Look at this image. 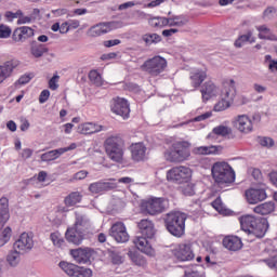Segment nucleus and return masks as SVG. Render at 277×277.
Returning <instances> with one entry per match:
<instances>
[{
	"label": "nucleus",
	"instance_id": "f257e3e1",
	"mask_svg": "<svg viewBox=\"0 0 277 277\" xmlns=\"http://www.w3.org/2000/svg\"><path fill=\"white\" fill-rule=\"evenodd\" d=\"M163 157L169 163H183L192 157L189 141H175L163 151Z\"/></svg>",
	"mask_w": 277,
	"mask_h": 277
},
{
	"label": "nucleus",
	"instance_id": "f03ea898",
	"mask_svg": "<svg viewBox=\"0 0 277 277\" xmlns=\"http://www.w3.org/2000/svg\"><path fill=\"white\" fill-rule=\"evenodd\" d=\"M239 223L246 233H250L259 239L265 237L269 223L265 217H255L254 215L246 214L239 217Z\"/></svg>",
	"mask_w": 277,
	"mask_h": 277
},
{
	"label": "nucleus",
	"instance_id": "7ed1b4c3",
	"mask_svg": "<svg viewBox=\"0 0 277 277\" xmlns=\"http://www.w3.org/2000/svg\"><path fill=\"white\" fill-rule=\"evenodd\" d=\"M211 174L219 187H228L235 183V170H233L228 162H214L211 168Z\"/></svg>",
	"mask_w": 277,
	"mask_h": 277
},
{
	"label": "nucleus",
	"instance_id": "20e7f679",
	"mask_svg": "<svg viewBox=\"0 0 277 277\" xmlns=\"http://www.w3.org/2000/svg\"><path fill=\"white\" fill-rule=\"evenodd\" d=\"M167 230L173 237H183L185 235V222H187V214L181 211L169 212L163 217Z\"/></svg>",
	"mask_w": 277,
	"mask_h": 277
},
{
	"label": "nucleus",
	"instance_id": "39448f33",
	"mask_svg": "<svg viewBox=\"0 0 277 277\" xmlns=\"http://www.w3.org/2000/svg\"><path fill=\"white\" fill-rule=\"evenodd\" d=\"M124 141L120 136H109L104 142L105 153L111 161L122 163L124 159Z\"/></svg>",
	"mask_w": 277,
	"mask_h": 277
},
{
	"label": "nucleus",
	"instance_id": "423d86ee",
	"mask_svg": "<svg viewBox=\"0 0 277 277\" xmlns=\"http://www.w3.org/2000/svg\"><path fill=\"white\" fill-rule=\"evenodd\" d=\"M168 61L161 56H154L141 65V70L149 75V77H159L166 72Z\"/></svg>",
	"mask_w": 277,
	"mask_h": 277
},
{
	"label": "nucleus",
	"instance_id": "0eeeda50",
	"mask_svg": "<svg viewBox=\"0 0 277 277\" xmlns=\"http://www.w3.org/2000/svg\"><path fill=\"white\" fill-rule=\"evenodd\" d=\"M194 171L187 166L173 167L167 171V181L170 183H176L177 185H183V183H189Z\"/></svg>",
	"mask_w": 277,
	"mask_h": 277
},
{
	"label": "nucleus",
	"instance_id": "6e6552de",
	"mask_svg": "<svg viewBox=\"0 0 277 277\" xmlns=\"http://www.w3.org/2000/svg\"><path fill=\"white\" fill-rule=\"evenodd\" d=\"M60 267L69 277H92L93 276L92 269L85 268L83 266L75 265L72 263L61 262Z\"/></svg>",
	"mask_w": 277,
	"mask_h": 277
},
{
	"label": "nucleus",
	"instance_id": "1a4fd4ad",
	"mask_svg": "<svg viewBox=\"0 0 277 277\" xmlns=\"http://www.w3.org/2000/svg\"><path fill=\"white\" fill-rule=\"evenodd\" d=\"M142 209L148 215H159L166 211V199L163 198H149L142 203Z\"/></svg>",
	"mask_w": 277,
	"mask_h": 277
},
{
	"label": "nucleus",
	"instance_id": "9d476101",
	"mask_svg": "<svg viewBox=\"0 0 277 277\" xmlns=\"http://www.w3.org/2000/svg\"><path fill=\"white\" fill-rule=\"evenodd\" d=\"M110 110L116 116H121L123 120H128L129 116L131 115V107L129 105V101L122 97H115L110 105Z\"/></svg>",
	"mask_w": 277,
	"mask_h": 277
},
{
	"label": "nucleus",
	"instance_id": "9b49d317",
	"mask_svg": "<svg viewBox=\"0 0 277 277\" xmlns=\"http://www.w3.org/2000/svg\"><path fill=\"white\" fill-rule=\"evenodd\" d=\"M114 29H118V23L116 22L98 23L88 30V36H90V38H98L100 36L109 34V31H114Z\"/></svg>",
	"mask_w": 277,
	"mask_h": 277
},
{
	"label": "nucleus",
	"instance_id": "f8f14e48",
	"mask_svg": "<svg viewBox=\"0 0 277 277\" xmlns=\"http://www.w3.org/2000/svg\"><path fill=\"white\" fill-rule=\"evenodd\" d=\"M173 256L181 262L194 261V250L190 243H180L172 250Z\"/></svg>",
	"mask_w": 277,
	"mask_h": 277
},
{
	"label": "nucleus",
	"instance_id": "ddd939ff",
	"mask_svg": "<svg viewBox=\"0 0 277 277\" xmlns=\"http://www.w3.org/2000/svg\"><path fill=\"white\" fill-rule=\"evenodd\" d=\"M110 237L115 238L118 243H127L129 241V233L127 226L122 222H116L109 229Z\"/></svg>",
	"mask_w": 277,
	"mask_h": 277
},
{
	"label": "nucleus",
	"instance_id": "4468645a",
	"mask_svg": "<svg viewBox=\"0 0 277 277\" xmlns=\"http://www.w3.org/2000/svg\"><path fill=\"white\" fill-rule=\"evenodd\" d=\"M234 127L240 133H252V129H254V123L248 115H238L235 118Z\"/></svg>",
	"mask_w": 277,
	"mask_h": 277
},
{
	"label": "nucleus",
	"instance_id": "2eb2a0df",
	"mask_svg": "<svg viewBox=\"0 0 277 277\" xmlns=\"http://www.w3.org/2000/svg\"><path fill=\"white\" fill-rule=\"evenodd\" d=\"M246 198L249 205H259L267 200V192L265 188H249L246 190Z\"/></svg>",
	"mask_w": 277,
	"mask_h": 277
},
{
	"label": "nucleus",
	"instance_id": "dca6fc26",
	"mask_svg": "<svg viewBox=\"0 0 277 277\" xmlns=\"http://www.w3.org/2000/svg\"><path fill=\"white\" fill-rule=\"evenodd\" d=\"M70 254L76 263H89L90 259L94 256V249L92 248H79L71 249Z\"/></svg>",
	"mask_w": 277,
	"mask_h": 277
},
{
	"label": "nucleus",
	"instance_id": "f3484780",
	"mask_svg": "<svg viewBox=\"0 0 277 277\" xmlns=\"http://www.w3.org/2000/svg\"><path fill=\"white\" fill-rule=\"evenodd\" d=\"M134 246L143 252V254H147V256H155V249L148 241V237L146 236H138L133 239Z\"/></svg>",
	"mask_w": 277,
	"mask_h": 277
},
{
	"label": "nucleus",
	"instance_id": "a211bd4d",
	"mask_svg": "<svg viewBox=\"0 0 277 277\" xmlns=\"http://www.w3.org/2000/svg\"><path fill=\"white\" fill-rule=\"evenodd\" d=\"M14 250L19 252H28L34 248V238L27 233H23L19 238L13 245Z\"/></svg>",
	"mask_w": 277,
	"mask_h": 277
},
{
	"label": "nucleus",
	"instance_id": "6ab92c4d",
	"mask_svg": "<svg viewBox=\"0 0 277 277\" xmlns=\"http://www.w3.org/2000/svg\"><path fill=\"white\" fill-rule=\"evenodd\" d=\"M146 150L147 148L144 143H133L130 146L132 160H134L136 163H140V161H146Z\"/></svg>",
	"mask_w": 277,
	"mask_h": 277
},
{
	"label": "nucleus",
	"instance_id": "aec40b11",
	"mask_svg": "<svg viewBox=\"0 0 277 277\" xmlns=\"http://www.w3.org/2000/svg\"><path fill=\"white\" fill-rule=\"evenodd\" d=\"M201 98L203 103L211 101L213 96H217V85L211 80L206 81L200 89Z\"/></svg>",
	"mask_w": 277,
	"mask_h": 277
},
{
	"label": "nucleus",
	"instance_id": "412c9836",
	"mask_svg": "<svg viewBox=\"0 0 277 277\" xmlns=\"http://www.w3.org/2000/svg\"><path fill=\"white\" fill-rule=\"evenodd\" d=\"M34 29L28 26H22L13 31L12 39L14 42H25L29 38H34Z\"/></svg>",
	"mask_w": 277,
	"mask_h": 277
},
{
	"label": "nucleus",
	"instance_id": "4be33fe9",
	"mask_svg": "<svg viewBox=\"0 0 277 277\" xmlns=\"http://www.w3.org/2000/svg\"><path fill=\"white\" fill-rule=\"evenodd\" d=\"M116 187H118V184L114 182H94L90 184L89 192L91 194H103V192H111Z\"/></svg>",
	"mask_w": 277,
	"mask_h": 277
},
{
	"label": "nucleus",
	"instance_id": "5701e85b",
	"mask_svg": "<svg viewBox=\"0 0 277 277\" xmlns=\"http://www.w3.org/2000/svg\"><path fill=\"white\" fill-rule=\"evenodd\" d=\"M236 95L237 89L235 88V80H226L225 82H223V89L221 93L222 98L234 103Z\"/></svg>",
	"mask_w": 277,
	"mask_h": 277
},
{
	"label": "nucleus",
	"instance_id": "b1692460",
	"mask_svg": "<svg viewBox=\"0 0 277 277\" xmlns=\"http://www.w3.org/2000/svg\"><path fill=\"white\" fill-rule=\"evenodd\" d=\"M223 246L230 252H237L243 248V242L241 241V238L237 236H225L223 238Z\"/></svg>",
	"mask_w": 277,
	"mask_h": 277
},
{
	"label": "nucleus",
	"instance_id": "393cba45",
	"mask_svg": "<svg viewBox=\"0 0 277 277\" xmlns=\"http://www.w3.org/2000/svg\"><path fill=\"white\" fill-rule=\"evenodd\" d=\"M137 227L143 237H147V239H153L155 237V224H153V221L143 219L138 222Z\"/></svg>",
	"mask_w": 277,
	"mask_h": 277
},
{
	"label": "nucleus",
	"instance_id": "a878e982",
	"mask_svg": "<svg viewBox=\"0 0 277 277\" xmlns=\"http://www.w3.org/2000/svg\"><path fill=\"white\" fill-rule=\"evenodd\" d=\"M101 131H103V126L94 122H84L78 126V133L80 135H94V133H101Z\"/></svg>",
	"mask_w": 277,
	"mask_h": 277
},
{
	"label": "nucleus",
	"instance_id": "bb28decb",
	"mask_svg": "<svg viewBox=\"0 0 277 277\" xmlns=\"http://www.w3.org/2000/svg\"><path fill=\"white\" fill-rule=\"evenodd\" d=\"M17 66V61H8L2 66H0V83H3L8 79V77H11L14 68H16Z\"/></svg>",
	"mask_w": 277,
	"mask_h": 277
},
{
	"label": "nucleus",
	"instance_id": "cd10ccee",
	"mask_svg": "<svg viewBox=\"0 0 277 277\" xmlns=\"http://www.w3.org/2000/svg\"><path fill=\"white\" fill-rule=\"evenodd\" d=\"M189 79L192 87L195 88V90H198V88H200V85H202L207 79V70L197 69L192 71Z\"/></svg>",
	"mask_w": 277,
	"mask_h": 277
},
{
	"label": "nucleus",
	"instance_id": "c85d7f7f",
	"mask_svg": "<svg viewBox=\"0 0 277 277\" xmlns=\"http://www.w3.org/2000/svg\"><path fill=\"white\" fill-rule=\"evenodd\" d=\"M83 233L75 227H69L66 230L65 237L69 243H75V246H80L81 241H83Z\"/></svg>",
	"mask_w": 277,
	"mask_h": 277
},
{
	"label": "nucleus",
	"instance_id": "c756f323",
	"mask_svg": "<svg viewBox=\"0 0 277 277\" xmlns=\"http://www.w3.org/2000/svg\"><path fill=\"white\" fill-rule=\"evenodd\" d=\"M276 205L272 201H267L253 208V212L258 215H269V213H274Z\"/></svg>",
	"mask_w": 277,
	"mask_h": 277
},
{
	"label": "nucleus",
	"instance_id": "7c9ffc66",
	"mask_svg": "<svg viewBox=\"0 0 277 277\" xmlns=\"http://www.w3.org/2000/svg\"><path fill=\"white\" fill-rule=\"evenodd\" d=\"M72 228L85 233L88 228H90V220L83 214H76V221Z\"/></svg>",
	"mask_w": 277,
	"mask_h": 277
},
{
	"label": "nucleus",
	"instance_id": "2f4dec72",
	"mask_svg": "<svg viewBox=\"0 0 277 277\" xmlns=\"http://www.w3.org/2000/svg\"><path fill=\"white\" fill-rule=\"evenodd\" d=\"M81 200H83V195L79 192H72L65 197L64 202L67 207H75V205H79Z\"/></svg>",
	"mask_w": 277,
	"mask_h": 277
},
{
	"label": "nucleus",
	"instance_id": "473e14b6",
	"mask_svg": "<svg viewBox=\"0 0 277 277\" xmlns=\"http://www.w3.org/2000/svg\"><path fill=\"white\" fill-rule=\"evenodd\" d=\"M169 27H185L186 23H189V19L184 15H176L173 17H167Z\"/></svg>",
	"mask_w": 277,
	"mask_h": 277
},
{
	"label": "nucleus",
	"instance_id": "72a5a7b5",
	"mask_svg": "<svg viewBox=\"0 0 277 277\" xmlns=\"http://www.w3.org/2000/svg\"><path fill=\"white\" fill-rule=\"evenodd\" d=\"M148 24L154 29H163V27H168V17H151L149 18Z\"/></svg>",
	"mask_w": 277,
	"mask_h": 277
},
{
	"label": "nucleus",
	"instance_id": "f704fd0d",
	"mask_svg": "<svg viewBox=\"0 0 277 277\" xmlns=\"http://www.w3.org/2000/svg\"><path fill=\"white\" fill-rule=\"evenodd\" d=\"M194 155H216L217 146H199L195 147L193 150Z\"/></svg>",
	"mask_w": 277,
	"mask_h": 277
},
{
	"label": "nucleus",
	"instance_id": "c9c22d12",
	"mask_svg": "<svg viewBox=\"0 0 277 277\" xmlns=\"http://www.w3.org/2000/svg\"><path fill=\"white\" fill-rule=\"evenodd\" d=\"M256 29L259 31V38H261V40H276V37L274 36V34H272V30L267 26H258Z\"/></svg>",
	"mask_w": 277,
	"mask_h": 277
},
{
	"label": "nucleus",
	"instance_id": "e433bc0d",
	"mask_svg": "<svg viewBox=\"0 0 277 277\" xmlns=\"http://www.w3.org/2000/svg\"><path fill=\"white\" fill-rule=\"evenodd\" d=\"M62 149H53L48 153L41 155V161H55V159H60L62 157Z\"/></svg>",
	"mask_w": 277,
	"mask_h": 277
},
{
	"label": "nucleus",
	"instance_id": "4c0bfd02",
	"mask_svg": "<svg viewBox=\"0 0 277 277\" xmlns=\"http://www.w3.org/2000/svg\"><path fill=\"white\" fill-rule=\"evenodd\" d=\"M6 261H8L9 265H11V267H16V265H18V263H21V251L16 250V249L11 251L6 256Z\"/></svg>",
	"mask_w": 277,
	"mask_h": 277
},
{
	"label": "nucleus",
	"instance_id": "58836bf2",
	"mask_svg": "<svg viewBox=\"0 0 277 277\" xmlns=\"http://www.w3.org/2000/svg\"><path fill=\"white\" fill-rule=\"evenodd\" d=\"M47 49L43 44L32 42L30 48V53L34 55V57H42L44 53H47Z\"/></svg>",
	"mask_w": 277,
	"mask_h": 277
},
{
	"label": "nucleus",
	"instance_id": "ea45409f",
	"mask_svg": "<svg viewBox=\"0 0 277 277\" xmlns=\"http://www.w3.org/2000/svg\"><path fill=\"white\" fill-rule=\"evenodd\" d=\"M89 79L91 83H93V85H96L97 88H101V85H103V77L96 69H92L89 72Z\"/></svg>",
	"mask_w": 277,
	"mask_h": 277
},
{
	"label": "nucleus",
	"instance_id": "a19ab883",
	"mask_svg": "<svg viewBox=\"0 0 277 277\" xmlns=\"http://www.w3.org/2000/svg\"><path fill=\"white\" fill-rule=\"evenodd\" d=\"M50 239L53 242V246L56 248H62L65 243L64 237H62V234L60 232H54L50 235Z\"/></svg>",
	"mask_w": 277,
	"mask_h": 277
},
{
	"label": "nucleus",
	"instance_id": "79ce46f5",
	"mask_svg": "<svg viewBox=\"0 0 277 277\" xmlns=\"http://www.w3.org/2000/svg\"><path fill=\"white\" fill-rule=\"evenodd\" d=\"M212 133H214V135H220L221 137H226V135L233 133V130L226 126H219L213 128Z\"/></svg>",
	"mask_w": 277,
	"mask_h": 277
},
{
	"label": "nucleus",
	"instance_id": "37998d69",
	"mask_svg": "<svg viewBox=\"0 0 277 277\" xmlns=\"http://www.w3.org/2000/svg\"><path fill=\"white\" fill-rule=\"evenodd\" d=\"M143 40L146 44H159L161 37L158 34H146L143 36Z\"/></svg>",
	"mask_w": 277,
	"mask_h": 277
},
{
	"label": "nucleus",
	"instance_id": "c03bdc74",
	"mask_svg": "<svg viewBox=\"0 0 277 277\" xmlns=\"http://www.w3.org/2000/svg\"><path fill=\"white\" fill-rule=\"evenodd\" d=\"M230 105H233V102L222 97L221 101L214 105V111H226Z\"/></svg>",
	"mask_w": 277,
	"mask_h": 277
},
{
	"label": "nucleus",
	"instance_id": "a18cd8bd",
	"mask_svg": "<svg viewBox=\"0 0 277 277\" xmlns=\"http://www.w3.org/2000/svg\"><path fill=\"white\" fill-rule=\"evenodd\" d=\"M183 196H196V184L188 182L186 185L182 186Z\"/></svg>",
	"mask_w": 277,
	"mask_h": 277
},
{
	"label": "nucleus",
	"instance_id": "49530a36",
	"mask_svg": "<svg viewBox=\"0 0 277 277\" xmlns=\"http://www.w3.org/2000/svg\"><path fill=\"white\" fill-rule=\"evenodd\" d=\"M52 31H60V34H68L70 31V26L68 22H64L62 25L60 23H54L51 27Z\"/></svg>",
	"mask_w": 277,
	"mask_h": 277
},
{
	"label": "nucleus",
	"instance_id": "de8ad7c7",
	"mask_svg": "<svg viewBox=\"0 0 277 277\" xmlns=\"http://www.w3.org/2000/svg\"><path fill=\"white\" fill-rule=\"evenodd\" d=\"M10 237H12V228L5 227L2 230V235L0 236V248H1V246H5V243H8V241H10Z\"/></svg>",
	"mask_w": 277,
	"mask_h": 277
},
{
	"label": "nucleus",
	"instance_id": "09e8293b",
	"mask_svg": "<svg viewBox=\"0 0 277 277\" xmlns=\"http://www.w3.org/2000/svg\"><path fill=\"white\" fill-rule=\"evenodd\" d=\"M12 36V28L10 26L0 24V38L5 39Z\"/></svg>",
	"mask_w": 277,
	"mask_h": 277
},
{
	"label": "nucleus",
	"instance_id": "8fccbe9b",
	"mask_svg": "<svg viewBox=\"0 0 277 277\" xmlns=\"http://www.w3.org/2000/svg\"><path fill=\"white\" fill-rule=\"evenodd\" d=\"M10 221V211L0 210V229Z\"/></svg>",
	"mask_w": 277,
	"mask_h": 277
},
{
	"label": "nucleus",
	"instance_id": "3c124183",
	"mask_svg": "<svg viewBox=\"0 0 277 277\" xmlns=\"http://www.w3.org/2000/svg\"><path fill=\"white\" fill-rule=\"evenodd\" d=\"M211 207L217 211V213L224 212V203L222 202V197H217L214 201L211 202Z\"/></svg>",
	"mask_w": 277,
	"mask_h": 277
},
{
	"label": "nucleus",
	"instance_id": "603ef678",
	"mask_svg": "<svg viewBox=\"0 0 277 277\" xmlns=\"http://www.w3.org/2000/svg\"><path fill=\"white\" fill-rule=\"evenodd\" d=\"M110 261L114 265H122V255L116 251H111L110 254Z\"/></svg>",
	"mask_w": 277,
	"mask_h": 277
},
{
	"label": "nucleus",
	"instance_id": "864d4df0",
	"mask_svg": "<svg viewBox=\"0 0 277 277\" xmlns=\"http://www.w3.org/2000/svg\"><path fill=\"white\" fill-rule=\"evenodd\" d=\"M259 144H261V146H265L266 148H272V146H274V138L272 137H259Z\"/></svg>",
	"mask_w": 277,
	"mask_h": 277
},
{
	"label": "nucleus",
	"instance_id": "5fc2aeb1",
	"mask_svg": "<svg viewBox=\"0 0 277 277\" xmlns=\"http://www.w3.org/2000/svg\"><path fill=\"white\" fill-rule=\"evenodd\" d=\"M211 116H213V113L207 111L202 115L195 117L194 119L190 120V122H202L205 120H209V118H211Z\"/></svg>",
	"mask_w": 277,
	"mask_h": 277
},
{
	"label": "nucleus",
	"instance_id": "6e6d98bb",
	"mask_svg": "<svg viewBox=\"0 0 277 277\" xmlns=\"http://www.w3.org/2000/svg\"><path fill=\"white\" fill-rule=\"evenodd\" d=\"M60 81V76L58 75H54L50 81H49V88L50 90H57V88H60V84H57V82Z\"/></svg>",
	"mask_w": 277,
	"mask_h": 277
},
{
	"label": "nucleus",
	"instance_id": "4d7b16f0",
	"mask_svg": "<svg viewBox=\"0 0 277 277\" xmlns=\"http://www.w3.org/2000/svg\"><path fill=\"white\" fill-rule=\"evenodd\" d=\"M0 211H10V199L8 197L0 198Z\"/></svg>",
	"mask_w": 277,
	"mask_h": 277
},
{
	"label": "nucleus",
	"instance_id": "13d9d810",
	"mask_svg": "<svg viewBox=\"0 0 277 277\" xmlns=\"http://www.w3.org/2000/svg\"><path fill=\"white\" fill-rule=\"evenodd\" d=\"M51 96V91L49 90H43L41 91L40 95H39V103L42 105L44 103H47V101H49V97Z\"/></svg>",
	"mask_w": 277,
	"mask_h": 277
},
{
	"label": "nucleus",
	"instance_id": "bf43d9fd",
	"mask_svg": "<svg viewBox=\"0 0 277 277\" xmlns=\"http://www.w3.org/2000/svg\"><path fill=\"white\" fill-rule=\"evenodd\" d=\"M184 277H206V276L196 269H187L184 272Z\"/></svg>",
	"mask_w": 277,
	"mask_h": 277
},
{
	"label": "nucleus",
	"instance_id": "052dcab7",
	"mask_svg": "<svg viewBox=\"0 0 277 277\" xmlns=\"http://www.w3.org/2000/svg\"><path fill=\"white\" fill-rule=\"evenodd\" d=\"M239 40H241V42L246 43V42H254V37H252V31L249 30L246 35H241L240 37H238Z\"/></svg>",
	"mask_w": 277,
	"mask_h": 277
},
{
	"label": "nucleus",
	"instance_id": "680f3d73",
	"mask_svg": "<svg viewBox=\"0 0 277 277\" xmlns=\"http://www.w3.org/2000/svg\"><path fill=\"white\" fill-rule=\"evenodd\" d=\"M264 263H266V265L271 268L274 269L277 267V254H275L274 256L264 260Z\"/></svg>",
	"mask_w": 277,
	"mask_h": 277
},
{
	"label": "nucleus",
	"instance_id": "e2e57ef3",
	"mask_svg": "<svg viewBox=\"0 0 277 277\" xmlns=\"http://www.w3.org/2000/svg\"><path fill=\"white\" fill-rule=\"evenodd\" d=\"M149 3L144 4V8L153 9V8H159L161 3H164L166 0H147Z\"/></svg>",
	"mask_w": 277,
	"mask_h": 277
},
{
	"label": "nucleus",
	"instance_id": "0e129e2a",
	"mask_svg": "<svg viewBox=\"0 0 277 277\" xmlns=\"http://www.w3.org/2000/svg\"><path fill=\"white\" fill-rule=\"evenodd\" d=\"M128 256H130L131 261H133V263H135L136 265H140L142 263V258H140L136 252L129 251Z\"/></svg>",
	"mask_w": 277,
	"mask_h": 277
},
{
	"label": "nucleus",
	"instance_id": "69168bd1",
	"mask_svg": "<svg viewBox=\"0 0 277 277\" xmlns=\"http://www.w3.org/2000/svg\"><path fill=\"white\" fill-rule=\"evenodd\" d=\"M88 176V171L81 170L74 175V181H83Z\"/></svg>",
	"mask_w": 277,
	"mask_h": 277
},
{
	"label": "nucleus",
	"instance_id": "338daca9",
	"mask_svg": "<svg viewBox=\"0 0 277 277\" xmlns=\"http://www.w3.org/2000/svg\"><path fill=\"white\" fill-rule=\"evenodd\" d=\"M276 14V10L274 6H269L264 11V18H273V16Z\"/></svg>",
	"mask_w": 277,
	"mask_h": 277
},
{
	"label": "nucleus",
	"instance_id": "774afa93",
	"mask_svg": "<svg viewBox=\"0 0 277 277\" xmlns=\"http://www.w3.org/2000/svg\"><path fill=\"white\" fill-rule=\"evenodd\" d=\"M269 181L277 187V171H273L268 174Z\"/></svg>",
	"mask_w": 277,
	"mask_h": 277
}]
</instances>
